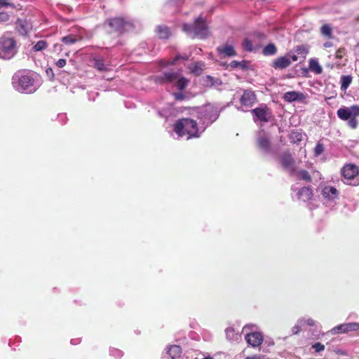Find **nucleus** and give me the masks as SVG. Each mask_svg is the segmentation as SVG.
I'll return each instance as SVG.
<instances>
[{"label":"nucleus","instance_id":"f257e3e1","mask_svg":"<svg viewBox=\"0 0 359 359\" xmlns=\"http://www.w3.org/2000/svg\"><path fill=\"white\" fill-rule=\"evenodd\" d=\"M154 81L156 84L162 86H175L180 91L174 93L173 96L177 101H182L189 99V97L182 93L189 81L182 76L180 73L175 71H164L154 76Z\"/></svg>","mask_w":359,"mask_h":359},{"label":"nucleus","instance_id":"f03ea898","mask_svg":"<svg viewBox=\"0 0 359 359\" xmlns=\"http://www.w3.org/2000/svg\"><path fill=\"white\" fill-rule=\"evenodd\" d=\"M11 84L15 90L22 94H32L40 86L34 74L27 69L17 71L12 76Z\"/></svg>","mask_w":359,"mask_h":359},{"label":"nucleus","instance_id":"7ed1b4c3","mask_svg":"<svg viewBox=\"0 0 359 359\" xmlns=\"http://www.w3.org/2000/svg\"><path fill=\"white\" fill-rule=\"evenodd\" d=\"M174 131L178 137L187 135V140L199 137L202 133L199 131L197 122L189 118L178 119L174 124Z\"/></svg>","mask_w":359,"mask_h":359},{"label":"nucleus","instance_id":"20e7f679","mask_svg":"<svg viewBox=\"0 0 359 359\" xmlns=\"http://www.w3.org/2000/svg\"><path fill=\"white\" fill-rule=\"evenodd\" d=\"M103 26L109 32H117L122 34L125 32L133 30L135 28V21L128 17H115L107 19Z\"/></svg>","mask_w":359,"mask_h":359},{"label":"nucleus","instance_id":"39448f33","mask_svg":"<svg viewBox=\"0 0 359 359\" xmlns=\"http://www.w3.org/2000/svg\"><path fill=\"white\" fill-rule=\"evenodd\" d=\"M182 30L189 36L194 39H205L208 35V27L205 19L201 16L196 18L193 24L184 23Z\"/></svg>","mask_w":359,"mask_h":359},{"label":"nucleus","instance_id":"423d86ee","mask_svg":"<svg viewBox=\"0 0 359 359\" xmlns=\"http://www.w3.org/2000/svg\"><path fill=\"white\" fill-rule=\"evenodd\" d=\"M221 109L211 104H206L198 109L197 111L198 118L204 126L202 132L218 118Z\"/></svg>","mask_w":359,"mask_h":359},{"label":"nucleus","instance_id":"0eeeda50","mask_svg":"<svg viewBox=\"0 0 359 359\" xmlns=\"http://www.w3.org/2000/svg\"><path fill=\"white\" fill-rule=\"evenodd\" d=\"M337 116L343 120L347 121V125L352 129H355L358 126L356 117L359 116V106L352 105L349 107H340L337 111Z\"/></svg>","mask_w":359,"mask_h":359},{"label":"nucleus","instance_id":"6e6552de","mask_svg":"<svg viewBox=\"0 0 359 359\" xmlns=\"http://www.w3.org/2000/svg\"><path fill=\"white\" fill-rule=\"evenodd\" d=\"M17 52V42L14 38L5 35L0 38V58L11 60Z\"/></svg>","mask_w":359,"mask_h":359},{"label":"nucleus","instance_id":"1a4fd4ad","mask_svg":"<svg viewBox=\"0 0 359 359\" xmlns=\"http://www.w3.org/2000/svg\"><path fill=\"white\" fill-rule=\"evenodd\" d=\"M341 174L344 177V184L350 186L359 185V167L353 163L344 165L341 169Z\"/></svg>","mask_w":359,"mask_h":359},{"label":"nucleus","instance_id":"9d476101","mask_svg":"<svg viewBox=\"0 0 359 359\" xmlns=\"http://www.w3.org/2000/svg\"><path fill=\"white\" fill-rule=\"evenodd\" d=\"M245 332V339L247 343L252 347L259 346L263 341V334L256 331L255 325H248L243 329Z\"/></svg>","mask_w":359,"mask_h":359},{"label":"nucleus","instance_id":"9b49d317","mask_svg":"<svg viewBox=\"0 0 359 359\" xmlns=\"http://www.w3.org/2000/svg\"><path fill=\"white\" fill-rule=\"evenodd\" d=\"M257 144L258 147L264 154H271L272 151L271 135L264 130H260L257 134Z\"/></svg>","mask_w":359,"mask_h":359},{"label":"nucleus","instance_id":"f8f14e48","mask_svg":"<svg viewBox=\"0 0 359 359\" xmlns=\"http://www.w3.org/2000/svg\"><path fill=\"white\" fill-rule=\"evenodd\" d=\"M292 197H296L297 200L304 202L309 201L313 195V189L310 187H302L299 188L297 184H294L291 187Z\"/></svg>","mask_w":359,"mask_h":359},{"label":"nucleus","instance_id":"ddd939ff","mask_svg":"<svg viewBox=\"0 0 359 359\" xmlns=\"http://www.w3.org/2000/svg\"><path fill=\"white\" fill-rule=\"evenodd\" d=\"M251 113L255 122L257 121H260L262 122L266 123L269 121L272 116L271 110L266 104L261 105L252 109Z\"/></svg>","mask_w":359,"mask_h":359},{"label":"nucleus","instance_id":"4468645a","mask_svg":"<svg viewBox=\"0 0 359 359\" xmlns=\"http://www.w3.org/2000/svg\"><path fill=\"white\" fill-rule=\"evenodd\" d=\"M292 177H294L297 180L304 181L306 183L312 182V177L310 173L304 169H295L293 172L290 175ZM313 179H320V173L318 171H315L313 173Z\"/></svg>","mask_w":359,"mask_h":359},{"label":"nucleus","instance_id":"2eb2a0df","mask_svg":"<svg viewBox=\"0 0 359 359\" xmlns=\"http://www.w3.org/2000/svg\"><path fill=\"white\" fill-rule=\"evenodd\" d=\"M280 163L284 170H287L290 175L296 169L295 161L292 154L288 152H284L280 156Z\"/></svg>","mask_w":359,"mask_h":359},{"label":"nucleus","instance_id":"dca6fc26","mask_svg":"<svg viewBox=\"0 0 359 359\" xmlns=\"http://www.w3.org/2000/svg\"><path fill=\"white\" fill-rule=\"evenodd\" d=\"M359 330L358 323H348L340 324L333 327L330 332L333 334L348 333L349 332H355Z\"/></svg>","mask_w":359,"mask_h":359},{"label":"nucleus","instance_id":"f3484780","mask_svg":"<svg viewBox=\"0 0 359 359\" xmlns=\"http://www.w3.org/2000/svg\"><path fill=\"white\" fill-rule=\"evenodd\" d=\"M15 29L21 36H25L32 30V23L26 19H18L15 22Z\"/></svg>","mask_w":359,"mask_h":359},{"label":"nucleus","instance_id":"a211bd4d","mask_svg":"<svg viewBox=\"0 0 359 359\" xmlns=\"http://www.w3.org/2000/svg\"><path fill=\"white\" fill-rule=\"evenodd\" d=\"M320 193L323 197L327 201H334L339 198L338 190L332 186H325Z\"/></svg>","mask_w":359,"mask_h":359},{"label":"nucleus","instance_id":"6ab92c4d","mask_svg":"<svg viewBox=\"0 0 359 359\" xmlns=\"http://www.w3.org/2000/svg\"><path fill=\"white\" fill-rule=\"evenodd\" d=\"M291 65V60L286 55L280 56L273 61L271 66L274 69L282 70Z\"/></svg>","mask_w":359,"mask_h":359},{"label":"nucleus","instance_id":"aec40b11","mask_svg":"<svg viewBox=\"0 0 359 359\" xmlns=\"http://www.w3.org/2000/svg\"><path fill=\"white\" fill-rule=\"evenodd\" d=\"M304 93L298 91H288L284 93L283 98L285 102H302L305 99Z\"/></svg>","mask_w":359,"mask_h":359},{"label":"nucleus","instance_id":"412c9836","mask_svg":"<svg viewBox=\"0 0 359 359\" xmlns=\"http://www.w3.org/2000/svg\"><path fill=\"white\" fill-rule=\"evenodd\" d=\"M217 50L221 57H233L237 55L234 47L230 44H224L217 48Z\"/></svg>","mask_w":359,"mask_h":359},{"label":"nucleus","instance_id":"4be33fe9","mask_svg":"<svg viewBox=\"0 0 359 359\" xmlns=\"http://www.w3.org/2000/svg\"><path fill=\"white\" fill-rule=\"evenodd\" d=\"M256 101V95L253 91L245 90L242 95L240 102L242 105L251 107Z\"/></svg>","mask_w":359,"mask_h":359},{"label":"nucleus","instance_id":"5701e85b","mask_svg":"<svg viewBox=\"0 0 359 359\" xmlns=\"http://www.w3.org/2000/svg\"><path fill=\"white\" fill-rule=\"evenodd\" d=\"M93 67L97 70L102 72L108 69L104 58L100 55H95L92 59Z\"/></svg>","mask_w":359,"mask_h":359},{"label":"nucleus","instance_id":"b1692460","mask_svg":"<svg viewBox=\"0 0 359 359\" xmlns=\"http://www.w3.org/2000/svg\"><path fill=\"white\" fill-rule=\"evenodd\" d=\"M181 353L182 348L178 345H172L167 348L166 354L170 359H180Z\"/></svg>","mask_w":359,"mask_h":359},{"label":"nucleus","instance_id":"393cba45","mask_svg":"<svg viewBox=\"0 0 359 359\" xmlns=\"http://www.w3.org/2000/svg\"><path fill=\"white\" fill-rule=\"evenodd\" d=\"M156 33L161 39H167L170 36V29L165 25H158L156 28Z\"/></svg>","mask_w":359,"mask_h":359},{"label":"nucleus","instance_id":"a878e982","mask_svg":"<svg viewBox=\"0 0 359 359\" xmlns=\"http://www.w3.org/2000/svg\"><path fill=\"white\" fill-rule=\"evenodd\" d=\"M309 67L316 74H320L323 72V68L316 58H311L309 61Z\"/></svg>","mask_w":359,"mask_h":359},{"label":"nucleus","instance_id":"bb28decb","mask_svg":"<svg viewBox=\"0 0 359 359\" xmlns=\"http://www.w3.org/2000/svg\"><path fill=\"white\" fill-rule=\"evenodd\" d=\"M278 49L273 43L267 44L262 50V54L265 56H271L277 53Z\"/></svg>","mask_w":359,"mask_h":359},{"label":"nucleus","instance_id":"cd10ccee","mask_svg":"<svg viewBox=\"0 0 359 359\" xmlns=\"http://www.w3.org/2000/svg\"><path fill=\"white\" fill-rule=\"evenodd\" d=\"M352 81V76L350 75H343L341 76L340 83H341V90L342 91H346L347 88L349 87L350 84Z\"/></svg>","mask_w":359,"mask_h":359},{"label":"nucleus","instance_id":"c85d7f7f","mask_svg":"<svg viewBox=\"0 0 359 359\" xmlns=\"http://www.w3.org/2000/svg\"><path fill=\"white\" fill-rule=\"evenodd\" d=\"M230 67L231 69L241 68L242 70H247L248 69V62L246 60L242 61H236L233 60L230 63Z\"/></svg>","mask_w":359,"mask_h":359},{"label":"nucleus","instance_id":"c756f323","mask_svg":"<svg viewBox=\"0 0 359 359\" xmlns=\"http://www.w3.org/2000/svg\"><path fill=\"white\" fill-rule=\"evenodd\" d=\"M79 40V38L77 36L73 34H69L67 36L62 37L61 39V41L66 45L74 44Z\"/></svg>","mask_w":359,"mask_h":359},{"label":"nucleus","instance_id":"7c9ffc66","mask_svg":"<svg viewBox=\"0 0 359 359\" xmlns=\"http://www.w3.org/2000/svg\"><path fill=\"white\" fill-rule=\"evenodd\" d=\"M242 46L243 49L248 52H252L257 50V48L254 47L252 41L249 38H245L243 39L242 42Z\"/></svg>","mask_w":359,"mask_h":359},{"label":"nucleus","instance_id":"2f4dec72","mask_svg":"<svg viewBox=\"0 0 359 359\" xmlns=\"http://www.w3.org/2000/svg\"><path fill=\"white\" fill-rule=\"evenodd\" d=\"M226 337L228 340L230 341H236L239 338V335L236 333L233 328L227 327L225 330Z\"/></svg>","mask_w":359,"mask_h":359},{"label":"nucleus","instance_id":"473e14b6","mask_svg":"<svg viewBox=\"0 0 359 359\" xmlns=\"http://www.w3.org/2000/svg\"><path fill=\"white\" fill-rule=\"evenodd\" d=\"M302 134L297 131H292L290 134V142L293 144H298L302 140Z\"/></svg>","mask_w":359,"mask_h":359},{"label":"nucleus","instance_id":"72a5a7b5","mask_svg":"<svg viewBox=\"0 0 359 359\" xmlns=\"http://www.w3.org/2000/svg\"><path fill=\"white\" fill-rule=\"evenodd\" d=\"M47 47V42L44 40H40L36 43V44L33 46L32 49L34 51H41L43 50Z\"/></svg>","mask_w":359,"mask_h":359},{"label":"nucleus","instance_id":"f704fd0d","mask_svg":"<svg viewBox=\"0 0 359 359\" xmlns=\"http://www.w3.org/2000/svg\"><path fill=\"white\" fill-rule=\"evenodd\" d=\"M109 355L116 359H120L123 355V352L116 348H109Z\"/></svg>","mask_w":359,"mask_h":359},{"label":"nucleus","instance_id":"c9c22d12","mask_svg":"<svg viewBox=\"0 0 359 359\" xmlns=\"http://www.w3.org/2000/svg\"><path fill=\"white\" fill-rule=\"evenodd\" d=\"M320 30H321L322 34H323L324 36H327V38L332 37V28L329 25H327V24L323 25L321 27Z\"/></svg>","mask_w":359,"mask_h":359},{"label":"nucleus","instance_id":"e433bc0d","mask_svg":"<svg viewBox=\"0 0 359 359\" xmlns=\"http://www.w3.org/2000/svg\"><path fill=\"white\" fill-rule=\"evenodd\" d=\"M294 51L297 55H301L304 56H305L308 53L306 48L304 45L296 46L295 48L294 49Z\"/></svg>","mask_w":359,"mask_h":359},{"label":"nucleus","instance_id":"4c0bfd02","mask_svg":"<svg viewBox=\"0 0 359 359\" xmlns=\"http://www.w3.org/2000/svg\"><path fill=\"white\" fill-rule=\"evenodd\" d=\"M299 323H302V325L305 324L309 326H314L316 324V321L311 318H302L299 319Z\"/></svg>","mask_w":359,"mask_h":359},{"label":"nucleus","instance_id":"58836bf2","mask_svg":"<svg viewBox=\"0 0 359 359\" xmlns=\"http://www.w3.org/2000/svg\"><path fill=\"white\" fill-rule=\"evenodd\" d=\"M324 151V145L318 142L314 148V154L316 156H320Z\"/></svg>","mask_w":359,"mask_h":359},{"label":"nucleus","instance_id":"ea45409f","mask_svg":"<svg viewBox=\"0 0 359 359\" xmlns=\"http://www.w3.org/2000/svg\"><path fill=\"white\" fill-rule=\"evenodd\" d=\"M189 57V56L187 54H183V55L177 54V55H176L175 58L172 60L171 64L175 65L180 60H182L184 61L188 60Z\"/></svg>","mask_w":359,"mask_h":359},{"label":"nucleus","instance_id":"a19ab883","mask_svg":"<svg viewBox=\"0 0 359 359\" xmlns=\"http://www.w3.org/2000/svg\"><path fill=\"white\" fill-rule=\"evenodd\" d=\"M312 348H313L316 352L319 353L324 351L325 346L320 342H316L312 345Z\"/></svg>","mask_w":359,"mask_h":359},{"label":"nucleus","instance_id":"79ce46f5","mask_svg":"<svg viewBox=\"0 0 359 359\" xmlns=\"http://www.w3.org/2000/svg\"><path fill=\"white\" fill-rule=\"evenodd\" d=\"M302 324L299 323V320H297V323L294 325L292 328V334H297L302 329Z\"/></svg>","mask_w":359,"mask_h":359},{"label":"nucleus","instance_id":"37998d69","mask_svg":"<svg viewBox=\"0 0 359 359\" xmlns=\"http://www.w3.org/2000/svg\"><path fill=\"white\" fill-rule=\"evenodd\" d=\"M10 15L4 11H0V22H6L9 20Z\"/></svg>","mask_w":359,"mask_h":359},{"label":"nucleus","instance_id":"c03bdc74","mask_svg":"<svg viewBox=\"0 0 359 359\" xmlns=\"http://www.w3.org/2000/svg\"><path fill=\"white\" fill-rule=\"evenodd\" d=\"M57 120L62 124L64 125L67 121V116L66 114L62 113L57 115Z\"/></svg>","mask_w":359,"mask_h":359},{"label":"nucleus","instance_id":"a18cd8bd","mask_svg":"<svg viewBox=\"0 0 359 359\" xmlns=\"http://www.w3.org/2000/svg\"><path fill=\"white\" fill-rule=\"evenodd\" d=\"M158 114L160 117L165 118L166 119L168 117V115L170 114V112L166 109H162L157 111Z\"/></svg>","mask_w":359,"mask_h":359},{"label":"nucleus","instance_id":"49530a36","mask_svg":"<svg viewBox=\"0 0 359 359\" xmlns=\"http://www.w3.org/2000/svg\"><path fill=\"white\" fill-rule=\"evenodd\" d=\"M285 55L287 57H288V58H290L291 62H296L298 60L297 54V53L296 54L295 53H292L291 51L288 52Z\"/></svg>","mask_w":359,"mask_h":359},{"label":"nucleus","instance_id":"de8ad7c7","mask_svg":"<svg viewBox=\"0 0 359 359\" xmlns=\"http://www.w3.org/2000/svg\"><path fill=\"white\" fill-rule=\"evenodd\" d=\"M252 36L254 37H256L259 39H265L266 36L264 33H262V32H254Z\"/></svg>","mask_w":359,"mask_h":359},{"label":"nucleus","instance_id":"09e8293b","mask_svg":"<svg viewBox=\"0 0 359 359\" xmlns=\"http://www.w3.org/2000/svg\"><path fill=\"white\" fill-rule=\"evenodd\" d=\"M65 65H66L65 59H60L56 62V65L60 68L63 67Z\"/></svg>","mask_w":359,"mask_h":359},{"label":"nucleus","instance_id":"8fccbe9b","mask_svg":"<svg viewBox=\"0 0 359 359\" xmlns=\"http://www.w3.org/2000/svg\"><path fill=\"white\" fill-rule=\"evenodd\" d=\"M184 0H170V4L176 6H181Z\"/></svg>","mask_w":359,"mask_h":359},{"label":"nucleus","instance_id":"3c124183","mask_svg":"<svg viewBox=\"0 0 359 359\" xmlns=\"http://www.w3.org/2000/svg\"><path fill=\"white\" fill-rule=\"evenodd\" d=\"M344 53V49H339L336 53V57L339 59L342 58Z\"/></svg>","mask_w":359,"mask_h":359},{"label":"nucleus","instance_id":"603ef678","mask_svg":"<svg viewBox=\"0 0 359 359\" xmlns=\"http://www.w3.org/2000/svg\"><path fill=\"white\" fill-rule=\"evenodd\" d=\"M97 95H98L97 93H96L95 95L94 94L91 95L90 93H89L88 94V100L94 101L95 99V97L97 96Z\"/></svg>","mask_w":359,"mask_h":359},{"label":"nucleus","instance_id":"864d4df0","mask_svg":"<svg viewBox=\"0 0 359 359\" xmlns=\"http://www.w3.org/2000/svg\"><path fill=\"white\" fill-rule=\"evenodd\" d=\"M80 341H81L80 339H71V344H73V345L78 344L80 343Z\"/></svg>","mask_w":359,"mask_h":359},{"label":"nucleus","instance_id":"5fc2aeb1","mask_svg":"<svg viewBox=\"0 0 359 359\" xmlns=\"http://www.w3.org/2000/svg\"><path fill=\"white\" fill-rule=\"evenodd\" d=\"M8 5V0H0V6H7Z\"/></svg>","mask_w":359,"mask_h":359},{"label":"nucleus","instance_id":"6e6d98bb","mask_svg":"<svg viewBox=\"0 0 359 359\" xmlns=\"http://www.w3.org/2000/svg\"><path fill=\"white\" fill-rule=\"evenodd\" d=\"M324 46L326 48L331 47V46H332V43L330 41H327L324 43Z\"/></svg>","mask_w":359,"mask_h":359},{"label":"nucleus","instance_id":"4d7b16f0","mask_svg":"<svg viewBox=\"0 0 359 359\" xmlns=\"http://www.w3.org/2000/svg\"><path fill=\"white\" fill-rule=\"evenodd\" d=\"M47 74H51V75L53 76L54 74L53 72V69L50 68L47 69L46 70Z\"/></svg>","mask_w":359,"mask_h":359},{"label":"nucleus","instance_id":"13d9d810","mask_svg":"<svg viewBox=\"0 0 359 359\" xmlns=\"http://www.w3.org/2000/svg\"><path fill=\"white\" fill-rule=\"evenodd\" d=\"M196 69H198L197 66H196V67H195V68H194V69L193 71H194V72H196Z\"/></svg>","mask_w":359,"mask_h":359}]
</instances>
